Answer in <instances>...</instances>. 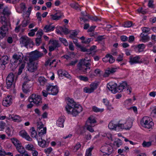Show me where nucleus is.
I'll return each mask as SVG.
<instances>
[{"instance_id":"nucleus-1","label":"nucleus","mask_w":156,"mask_h":156,"mask_svg":"<svg viewBox=\"0 0 156 156\" xmlns=\"http://www.w3.org/2000/svg\"><path fill=\"white\" fill-rule=\"evenodd\" d=\"M68 101L66 109L68 114L76 116L82 111V107L80 105H76L73 100L69 99H68Z\"/></svg>"},{"instance_id":"nucleus-2","label":"nucleus","mask_w":156,"mask_h":156,"mask_svg":"<svg viewBox=\"0 0 156 156\" xmlns=\"http://www.w3.org/2000/svg\"><path fill=\"white\" fill-rule=\"evenodd\" d=\"M89 61L90 60H87L85 59L80 60L77 64V69L84 74L87 73V71L90 69L91 64Z\"/></svg>"},{"instance_id":"nucleus-3","label":"nucleus","mask_w":156,"mask_h":156,"mask_svg":"<svg viewBox=\"0 0 156 156\" xmlns=\"http://www.w3.org/2000/svg\"><path fill=\"white\" fill-rule=\"evenodd\" d=\"M140 123L143 127L148 129L151 128L154 125L152 119L147 116L143 118L141 121Z\"/></svg>"},{"instance_id":"nucleus-4","label":"nucleus","mask_w":156,"mask_h":156,"mask_svg":"<svg viewBox=\"0 0 156 156\" xmlns=\"http://www.w3.org/2000/svg\"><path fill=\"white\" fill-rule=\"evenodd\" d=\"M24 81L22 85V90L23 92L27 93L30 92V89L32 86V83L27 77H25Z\"/></svg>"},{"instance_id":"nucleus-5","label":"nucleus","mask_w":156,"mask_h":156,"mask_svg":"<svg viewBox=\"0 0 156 156\" xmlns=\"http://www.w3.org/2000/svg\"><path fill=\"white\" fill-rule=\"evenodd\" d=\"M43 55V53L37 50L32 51L29 54L28 57L29 61H34L38 60Z\"/></svg>"},{"instance_id":"nucleus-6","label":"nucleus","mask_w":156,"mask_h":156,"mask_svg":"<svg viewBox=\"0 0 156 156\" xmlns=\"http://www.w3.org/2000/svg\"><path fill=\"white\" fill-rule=\"evenodd\" d=\"M28 101L30 102H33L37 106L40 105L42 103L41 96L35 94H33L29 97Z\"/></svg>"},{"instance_id":"nucleus-7","label":"nucleus","mask_w":156,"mask_h":156,"mask_svg":"<svg viewBox=\"0 0 156 156\" xmlns=\"http://www.w3.org/2000/svg\"><path fill=\"white\" fill-rule=\"evenodd\" d=\"M46 87V90L48 94L56 95L58 92V89L56 85L53 86L49 84Z\"/></svg>"},{"instance_id":"nucleus-8","label":"nucleus","mask_w":156,"mask_h":156,"mask_svg":"<svg viewBox=\"0 0 156 156\" xmlns=\"http://www.w3.org/2000/svg\"><path fill=\"white\" fill-rule=\"evenodd\" d=\"M20 40V44L22 45V46H25L27 48H28V45L30 44L32 42L31 39L26 36H22Z\"/></svg>"},{"instance_id":"nucleus-9","label":"nucleus","mask_w":156,"mask_h":156,"mask_svg":"<svg viewBox=\"0 0 156 156\" xmlns=\"http://www.w3.org/2000/svg\"><path fill=\"white\" fill-rule=\"evenodd\" d=\"M101 151L106 154H110L113 151V148L112 146L109 145H106L103 146L101 148Z\"/></svg>"},{"instance_id":"nucleus-10","label":"nucleus","mask_w":156,"mask_h":156,"mask_svg":"<svg viewBox=\"0 0 156 156\" xmlns=\"http://www.w3.org/2000/svg\"><path fill=\"white\" fill-rule=\"evenodd\" d=\"M98 85V83H92L90 85V88L85 87L84 88V91L87 93L92 92L97 88Z\"/></svg>"},{"instance_id":"nucleus-11","label":"nucleus","mask_w":156,"mask_h":156,"mask_svg":"<svg viewBox=\"0 0 156 156\" xmlns=\"http://www.w3.org/2000/svg\"><path fill=\"white\" fill-rule=\"evenodd\" d=\"M12 57L15 60L14 62H16L19 61V63H20L21 62L23 59V56L21 52H17L15 53L13 55Z\"/></svg>"},{"instance_id":"nucleus-12","label":"nucleus","mask_w":156,"mask_h":156,"mask_svg":"<svg viewBox=\"0 0 156 156\" xmlns=\"http://www.w3.org/2000/svg\"><path fill=\"white\" fill-rule=\"evenodd\" d=\"M28 63V69L30 72H33L37 68V63L34 61H29Z\"/></svg>"},{"instance_id":"nucleus-13","label":"nucleus","mask_w":156,"mask_h":156,"mask_svg":"<svg viewBox=\"0 0 156 156\" xmlns=\"http://www.w3.org/2000/svg\"><path fill=\"white\" fill-rule=\"evenodd\" d=\"M12 103V98L11 96H7L4 99L2 104L4 106L8 107L11 105Z\"/></svg>"},{"instance_id":"nucleus-14","label":"nucleus","mask_w":156,"mask_h":156,"mask_svg":"<svg viewBox=\"0 0 156 156\" xmlns=\"http://www.w3.org/2000/svg\"><path fill=\"white\" fill-rule=\"evenodd\" d=\"M8 28L7 25H4L1 27V31L0 32V37L2 39L6 35V32L8 30Z\"/></svg>"},{"instance_id":"nucleus-15","label":"nucleus","mask_w":156,"mask_h":156,"mask_svg":"<svg viewBox=\"0 0 156 156\" xmlns=\"http://www.w3.org/2000/svg\"><path fill=\"white\" fill-rule=\"evenodd\" d=\"M140 58L139 56H137L134 57H130L129 62L131 65L137 63H140L141 62V61H140Z\"/></svg>"},{"instance_id":"nucleus-16","label":"nucleus","mask_w":156,"mask_h":156,"mask_svg":"<svg viewBox=\"0 0 156 156\" xmlns=\"http://www.w3.org/2000/svg\"><path fill=\"white\" fill-rule=\"evenodd\" d=\"M96 123V121L93 116H90L88 118L86 122V125L89 126L91 125L92 126H95L94 124Z\"/></svg>"},{"instance_id":"nucleus-17","label":"nucleus","mask_w":156,"mask_h":156,"mask_svg":"<svg viewBox=\"0 0 156 156\" xmlns=\"http://www.w3.org/2000/svg\"><path fill=\"white\" fill-rule=\"evenodd\" d=\"M19 135L23 138H25L29 141H31L32 139L24 130H22L19 132Z\"/></svg>"},{"instance_id":"nucleus-18","label":"nucleus","mask_w":156,"mask_h":156,"mask_svg":"<svg viewBox=\"0 0 156 156\" xmlns=\"http://www.w3.org/2000/svg\"><path fill=\"white\" fill-rule=\"evenodd\" d=\"M116 69L114 68H108L106 70L105 73L103 75L104 77H107L111 74H113L116 71Z\"/></svg>"},{"instance_id":"nucleus-19","label":"nucleus","mask_w":156,"mask_h":156,"mask_svg":"<svg viewBox=\"0 0 156 156\" xmlns=\"http://www.w3.org/2000/svg\"><path fill=\"white\" fill-rule=\"evenodd\" d=\"M108 88L111 90L113 93H116L117 92V84L114 83L113 84H108L107 85Z\"/></svg>"},{"instance_id":"nucleus-20","label":"nucleus","mask_w":156,"mask_h":156,"mask_svg":"<svg viewBox=\"0 0 156 156\" xmlns=\"http://www.w3.org/2000/svg\"><path fill=\"white\" fill-rule=\"evenodd\" d=\"M127 86V83L126 82H122L117 87V92H120Z\"/></svg>"},{"instance_id":"nucleus-21","label":"nucleus","mask_w":156,"mask_h":156,"mask_svg":"<svg viewBox=\"0 0 156 156\" xmlns=\"http://www.w3.org/2000/svg\"><path fill=\"white\" fill-rule=\"evenodd\" d=\"M9 119H12L15 122H20L22 121L21 117L18 115H10L9 116Z\"/></svg>"},{"instance_id":"nucleus-22","label":"nucleus","mask_w":156,"mask_h":156,"mask_svg":"<svg viewBox=\"0 0 156 156\" xmlns=\"http://www.w3.org/2000/svg\"><path fill=\"white\" fill-rule=\"evenodd\" d=\"M64 117H60L57 121V125L59 127H63V122L64 121Z\"/></svg>"},{"instance_id":"nucleus-23","label":"nucleus","mask_w":156,"mask_h":156,"mask_svg":"<svg viewBox=\"0 0 156 156\" xmlns=\"http://www.w3.org/2000/svg\"><path fill=\"white\" fill-rule=\"evenodd\" d=\"M140 37H141V40L143 42H147L150 40V37L147 35H145L143 34V33L141 34Z\"/></svg>"},{"instance_id":"nucleus-24","label":"nucleus","mask_w":156,"mask_h":156,"mask_svg":"<svg viewBox=\"0 0 156 156\" xmlns=\"http://www.w3.org/2000/svg\"><path fill=\"white\" fill-rule=\"evenodd\" d=\"M55 28V27L53 26L46 25L44 27L43 30L45 32H48L50 31H53Z\"/></svg>"},{"instance_id":"nucleus-25","label":"nucleus","mask_w":156,"mask_h":156,"mask_svg":"<svg viewBox=\"0 0 156 156\" xmlns=\"http://www.w3.org/2000/svg\"><path fill=\"white\" fill-rule=\"evenodd\" d=\"M11 140L12 142L16 146V147L20 145H21V144L20 142L17 139L15 138H11Z\"/></svg>"},{"instance_id":"nucleus-26","label":"nucleus","mask_w":156,"mask_h":156,"mask_svg":"<svg viewBox=\"0 0 156 156\" xmlns=\"http://www.w3.org/2000/svg\"><path fill=\"white\" fill-rule=\"evenodd\" d=\"M51 43L52 46L53 47H54L55 48H58L60 47V45L58 43V41H51V40H50L49 41V43L50 44Z\"/></svg>"},{"instance_id":"nucleus-27","label":"nucleus","mask_w":156,"mask_h":156,"mask_svg":"<svg viewBox=\"0 0 156 156\" xmlns=\"http://www.w3.org/2000/svg\"><path fill=\"white\" fill-rule=\"evenodd\" d=\"M16 149L17 151L21 154H23V153L26 151L24 148L22 146L21 144V145L17 147H16Z\"/></svg>"},{"instance_id":"nucleus-28","label":"nucleus","mask_w":156,"mask_h":156,"mask_svg":"<svg viewBox=\"0 0 156 156\" xmlns=\"http://www.w3.org/2000/svg\"><path fill=\"white\" fill-rule=\"evenodd\" d=\"M30 131L31 132V136L33 138H36L37 136V134L36 131L34 129V127H32L30 129Z\"/></svg>"},{"instance_id":"nucleus-29","label":"nucleus","mask_w":156,"mask_h":156,"mask_svg":"<svg viewBox=\"0 0 156 156\" xmlns=\"http://www.w3.org/2000/svg\"><path fill=\"white\" fill-rule=\"evenodd\" d=\"M117 126L120 128L121 129H129L131 127V125H130L128 127H126L124 126V124H120L119 123L117 125Z\"/></svg>"},{"instance_id":"nucleus-30","label":"nucleus","mask_w":156,"mask_h":156,"mask_svg":"<svg viewBox=\"0 0 156 156\" xmlns=\"http://www.w3.org/2000/svg\"><path fill=\"white\" fill-rule=\"evenodd\" d=\"M15 75L13 73H11L7 76L6 80L14 81Z\"/></svg>"},{"instance_id":"nucleus-31","label":"nucleus","mask_w":156,"mask_h":156,"mask_svg":"<svg viewBox=\"0 0 156 156\" xmlns=\"http://www.w3.org/2000/svg\"><path fill=\"white\" fill-rule=\"evenodd\" d=\"M9 60V58L7 56H4L2 57V64L3 65H5L8 63Z\"/></svg>"},{"instance_id":"nucleus-32","label":"nucleus","mask_w":156,"mask_h":156,"mask_svg":"<svg viewBox=\"0 0 156 156\" xmlns=\"http://www.w3.org/2000/svg\"><path fill=\"white\" fill-rule=\"evenodd\" d=\"M117 127V125L114 124L112 122H110L108 125V127L109 129L112 130H116V127Z\"/></svg>"},{"instance_id":"nucleus-33","label":"nucleus","mask_w":156,"mask_h":156,"mask_svg":"<svg viewBox=\"0 0 156 156\" xmlns=\"http://www.w3.org/2000/svg\"><path fill=\"white\" fill-rule=\"evenodd\" d=\"M77 34L78 32L76 31L75 30H73L71 31L70 34L69 36V37L70 38L73 39L76 37Z\"/></svg>"},{"instance_id":"nucleus-34","label":"nucleus","mask_w":156,"mask_h":156,"mask_svg":"<svg viewBox=\"0 0 156 156\" xmlns=\"http://www.w3.org/2000/svg\"><path fill=\"white\" fill-rule=\"evenodd\" d=\"M46 80L43 77L41 76L38 78V81L41 85H44L46 82Z\"/></svg>"},{"instance_id":"nucleus-35","label":"nucleus","mask_w":156,"mask_h":156,"mask_svg":"<svg viewBox=\"0 0 156 156\" xmlns=\"http://www.w3.org/2000/svg\"><path fill=\"white\" fill-rule=\"evenodd\" d=\"M137 48L139 52L143 51L145 48V45L144 44H139L137 45Z\"/></svg>"},{"instance_id":"nucleus-36","label":"nucleus","mask_w":156,"mask_h":156,"mask_svg":"<svg viewBox=\"0 0 156 156\" xmlns=\"http://www.w3.org/2000/svg\"><path fill=\"white\" fill-rule=\"evenodd\" d=\"M51 19L54 20H58L61 17V16L60 15H58L57 13L54 15H51Z\"/></svg>"},{"instance_id":"nucleus-37","label":"nucleus","mask_w":156,"mask_h":156,"mask_svg":"<svg viewBox=\"0 0 156 156\" xmlns=\"http://www.w3.org/2000/svg\"><path fill=\"white\" fill-rule=\"evenodd\" d=\"M106 57H108V61L110 63H112L115 61V59L112 55L110 54L106 55Z\"/></svg>"},{"instance_id":"nucleus-38","label":"nucleus","mask_w":156,"mask_h":156,"mask_svg":"<svg viewBox=\"0 0 156 156\" xmlns=\"http://www.w3.org/2000/svg\"><path fill=\"white\" fill-rule=\"evenodd\" d=\"M41 141H38V144L40 147H45L46 145V142L44 140H43L41 138Z\"/></svg>"},{"instance_id":"nucleus-39","label":"nucleus","mask_w":156,"mask_h":156,"mask_svg":"<svg viewBox=\"0 0 156 156\" xmlns=\"http://www.w3.org/2000/svg\"><path fill=\"white\" fill-rule=\"evenodd\" d=\"M3 13L4 15H6L8 16L10 14L11 12L6 7L4 8L3 9Z\"/></svg>"},{"instance_id":"nucleus-40","label":"nucleus","mask_w":156,"mask_h":156,"mask_svg":"<svg viewBox=\"0 0 156 156\" xmlns=\"http://www.w3.org/2000/svg\"><path fill=\"white\" fill-rule=\"evenodd\" d=\"M70 6L71 7L76 9H77L78 8L80 7V6L79 5L78 3H74L71 4Z\"/></svg>"},{"instance_id":"nucleus-41","label":"nucleus","mask_w":156,"mask_h":156,"mask_svg":"<svg viewBox=\"0 0 156 156\" xmlns=\"http://www.w3.org/2000/svg\"><path fill=\"white\" fill-rule=\"evenodd\" d=\"M39 131L38 135L39 136H41L46 133V127L43 128Z\"/></svg>"},{"instance_id":"nucleus-42","label":"nucleus","mask_w":156,"mask_h":156,"mask_svg":"<svg viewBox=\"0 0 156 156\" xmlns=\"http://www.w3.org/2000/svg\"><path fill=\"white\" fill-rule=\"evenodd\" d=\"M25 148L27 150L31 151L34 148L33 145L31 144H27Z\"/></svg>"},{"instance_id":"nucleus-43","label":"nucleus","mask_w":156,"mask_h":156,"mask_svg":"<svg viewBox=\"0 0 156 156\" xmlns=\"http://www.w3.org/2000/svg\"><path fill=\"white\" fill-rule=\"evenodd\" d=\"M151 143L152 142H146L144 141L142 144L143 147H148L151 145Z\"/></svg>"},{"instance_id":"nucleus-44","label":"nucleus","mask_w":156,"mask_h":156,"mask_svg":"<svg viewBox=\"0 0 156 156\" xmlns=\"http://www.w3.org/2000/svg\"><path fill=\"white\" fill-rule=\"evenodd\" d=\"M122 141L120 139H118L114 142V144L116 145L117 147H119L122 144Z\"/></svg>"},{"instance_id":"nucleus-45","label":"nucleus","mask_w":156,"mask_h":156,"mask_svg":"<svg viewBox=\"0 0 156 156\" xmlns=\"http://www.w3.org/2000/svg\"><path fill=\"white\" fill-rule=\"evenodd\" d=\"M60 29L65 34H67L69 33L68 29L66 28L61 27H60Z\"/></svg>"},{"instance_id":"nucleus-46","label":"nucleus","mask_w":156,"mask_h":156,"mask_svg":"<svg viewBox=\"0 0 156 156\" xmlns=\"http://www.w3.org/2000/svg\"><path fill=\"white\" fill-rule=\"evenodd\" d=\"M92 110L95 112H102L104 111V109H99L96 106H93L92 108Z\"/></svg>"},{"instance_id":"nucleus-47","label":"nucleus","mask_w":156,"mask_h":156,"mask_svg":"<svg viewBox=\"0 0 156 156\" xmlns=\"http://www.w3.org/2000/svg\"><path fill=\"white\" fill-rule=\"evenodd\" d=\"M29 23V21L28 20H24L23 21L20 25L22 27H26Z\"/></svg>"},{"instance_id":"nucleus-48","label":"nucleus","mask_w":156,"mask_h":156,"mask_svg":"<svg viewBox=\"0 0 156 156\" xmlns=\"http://www.w3.org/2000/svg\"><path fill=\"white\" fill-rule=\"evenodd\" d=\"M13 82V81L6 80V84L7 88H10L11 87Z\"/></svg>"},{"instance_id":"nucleus-49","label":"nucleus","mask_w":156,"mask_h":156,"mask_svg":"<svg viewBox=\"0 0 156 156\" xmlns=\"http://www.w3.org/2000/svg\"><path fill=\"white\" fill-rule=\"evenodd\" d=\"M93 149V147H90L87 149L86 151L85 156H91V152Z\"/></svg>"},{"instance_id":"nucleus-50","label":"nucleus","mask_w":156,"mask_h":156,"mask_svg":"<svg viewBox=\"0 0 156 156\" xmlns=\"http://www.w3.org/2000/svg\"><path fill=\"white\" fill-rule=\"evenodd\" d=\"M79 48L80 50L81 51L83 52H88L89 51V50L88 49H87L86 47H83L81 46V45H80L78 47Z\"/></svg>"},{"instance_id":"nucleus-51","label":"nucleus","mask_w":156,"mask_h":156,"mask_svg":"<svg viewBox=\"0 0 156 156\" xmlns=\"http://www.w3.org/2000/svg\"><path fill=\"white\" fill-rule=\"evenodd\" d=\"M59 39L65 46H67L68 45V43L65 39L59 38Z\"/></svg>"},{"instance_id":"nucleus-52","label":"nucleus","mask_w":156,"mask_h":156,"mask_svg":"<svg viewBox=\"0 0 156 156\" xmlns=\"http://www.w3.org/2000/svg\"><path fill=\"white\" fill-rule=\"evenodd\" d=\"M35 41L36 45L39 46L41 42V38H40V37H37Z\"/></svg>"},{"instance_id":"nucleus-53","label":"nucleus","mask_w":156,"mask_h":156,"mask_svg":"<svg viewBox=\"0 0 156 156\" xmlns=\"http://www.w3.org/2000/svg\"><path fill=\"white\" fill-rule=\"evenodd\" d=\"M5 123L2 121L0 122V130H2L5 128Z\"/></svg>"},{"instance_id":"nucleus-54","label":"nucleus","mask_w":156,"mask_h":156,"mask_svg":"<svg viewBox=\"0 0 156 156\" xmlns=\"http://www.w3.org/2000/svg\"><path fill=\"white\" fill-rule=\"evenodd\" d=\"M132 23L131 22H127L125 23L124 27H129L132 26Z\"/></svg>"},{"instance_id":"nucleus-55","label":"nucleus","mask_w":156,"mask_h":156,"mask_svg":"<svg viewBox=\"0 0 156 156\" xmlns=\"http://www.w3.org/2000/svg\"><path fill=\"white\" fill-rule=\"evenodd\" d=\"M79 78L81 80L84 81H87L88 80V78L87 77L83 76H79Z\"/></svg>"},{"instance_id":"nucleus-56","label":"nucleus","mask_w":156,"mask_h":156,"mask_svg":"<svg viewBox=\"0 0 156 156\" xmlns=\"http://www.w3.org/2000/svg\"><path fill=\"white\" fill-rule=\"evenodd\" d=\"M86 125V128L87 130L91 132H93L94 131V130L92 128V127L94 126H91V125L89 126Z\"/></svg>"},{"instance_id":"nucleus-57","label":"nucleus","mask_w":156,"mask_h":156,"mask_svg":"<svg viewBox=\"0 0 156 156\" xmlns=\"http://www.w3.org/2000/svg\"><path fill=\"white\" fill-rule=\"evenodd\" d=\"M81 145L80 143H78L74 147V150L77 151L81 147Z\"/></svg>"},{"instance_id":"nucleus-58","label":"nucleus","mask_w":156,"mask_h":156,"mask_svg":"<svg viewBox=\"0 0 156 156\" xmlns=\"http://www.w3.org/2000/svg\"><path fill=\"white\" fill-rule=\"evenodd\" d=\"M32 154L33 156H37L38 155V152L36 151L34 148L32 151Z\"/></svg>"},{"instance_id":"nucleus-59","label":"nucleus","mask_w":156,"mask_h":156,"mask_svg":"<svg viewBox=\"0 0 156 156\" xmlns=\"http://www.w3.org/2000/svg\"><path fill=\"white\" fill-rule=\"evenodd\" d=\"M6 155V152L4 149L1 148L0 149V156H5Z\"/></svg>"},{"instance_id":"nucleus-60","label":"nucleus","mask_w":156,"mask_h":156,"mask_svg":"<svg viewBox=\"0 0 156 156\" xmlns=\"http://www.w3.org/2000/svg\"><path fill=\"white\" fill-rule=\"evenodd\" d=\"M43 125L41 123L37 122V127L38 129L40 130L41 129L43 128Z\"/></svg>"},{"instance_id":"nucleus-61","label":"nucleus","mask_w":156,"mask_h":156,"mask_svg":"<svg viewBox=\"0 0 156 156\" xmlns=\"http://www.w3.org/2000/svg\"><path fill=\"white\" fill-rule=\"evenodd\" d=\"M153 1L152 0H150L149 1L148 3V6L149 7L153 8V7L154 4Z\"/></svg>"},{"instance_id":"nucleus-62","label":"nucleus","mask_w":156,"mask_h":156,"mask_svg":"<svg viewBox=\"0 0 156 156\" xmlns=\"http://www.w3.org/2000/svg\"><path fill=\"white\" fill-rule=\"evenodd\" d=\"M43 34V33L42 32V31L39 30L37 31L36 34L37 36H38V37H40V38H41Z\"/></svg>"},{"instance_id":"nucleus-63","label":"nucleus","mask_w":156,"mask_h":156,"mask_svg":"<svg viewBox=\"0 0 156 156\" xmlns=\"http://www.w3.org/2000/svg\"><path fill=\"white\" fill-rule=\"evenodd\" d=\"M150 29L146 27H144L142 29V31L144 33H147L150 31Z\"/></svg>"},{"instance_id":"nucleus-64","label":"nucleus","mask_w":156,"mask_h":156,"mask_svg":"<svg viewBox=\"0 0 156 156\" xmlns=\"http://www.w3.org/2000/svg\"><path fill=\"white\" fill-rule=\"evenodd\" d=\"M121 40L124 42L126 41L128 39V37L125 36H122L120 37Z\"/></svg>"}]
</instances>
